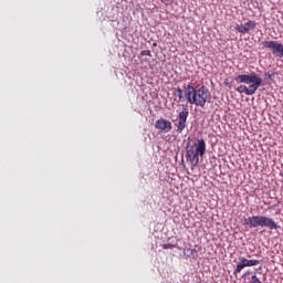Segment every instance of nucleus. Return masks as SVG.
<instances>
[{"label": "nucleus", "instance_id": "1", "mask_svg": "<svg viewBox=\"0 0 283 283\" xmlns=\"http://www.w3.org/2000/svg\"><path fill=\"white\" fill-rule=\"evenodd\" d=\"M234 81L237 83H245V85L241 84L237 87V92L239 94H245L247 96H253L260 87H262V77L260 75L255 74V72L247 74H240L238 75ZM249 85V86H247Z\"/></svg>", "mask_w": 283, "mask_h": 283}, {"label": "nucleus", "instance_id": "2", "mask_svg": "<svg viewBox=\"0 0 283 283\" xmlns=\"http://www.w3.org/2000/svg\"><path fill=\"white\" fill-rule=\"evenodd\" d=\"M185 98L190 103V105H196V107H205L207 101L209 99V88L205 85L200 87H195L191 84L184 86Z\"/></svg>", "mask_w": 283, "mask_h": 283}, {"label": "nucleus", "instance_id": "3", "mask_svg": "<svg viewBox=\"0 0 283 283\" xmlns=\"http://www.w3.org/2000/svg\"><path fill=\"white\" fill-rule=\"evenodd\" d=\"M196 143L188 142L186 146V157L187 161L190 163L192 169L198 167L200 163V157L205 156L207 151V143L205 139H198ZM200 156V157H199Z\"/></svg>", "mask_w": 283, "mask_h": 283}, {"label": "nucleus", "instance_id": "4", "mask_svg": "<svg viewBox=\"0 0 283 283\" xmlns=\"http://www.w3.org/2000/svg\"><path fill=\"white\" fill-rule=\"evenodd\" d=\"M244 224L249 227V229H256V227H265L266 229L277 230L280 226L275 222L271 217L266 216H252L244 219Z\"/></svg>", "mask_w": 283, "mask_h": 283}, {"label": "nucleus", "instance_id": "5", "mask_svg": "<svg viewBox=\"0 0 283 283\" xmlns=\"http://www.w3.org/2000/svg\"><path fill=\"white\" fill-rule=\"evenodd\" d=\"M263 48H266L272 52L274 56H277L279 59L283 57V44L279 43L277 41H264L262 43Z\"/></svg>", "mask_w": 283, "mask_h": 283}, {"label": "nucleus", "instance_id": "6", "mask_svg": "<svg viewBox=\"0 0 283 283\" xmlns=\"http://www.w3.org/2000/svg\"><path fill=\"white\" fill-rule=\"evenodd\" d=\"M178 126H177V133L182 134L187 127V118H189V109L184 108L182 112L179 113L178 115Z\"/></svg>", "mask_w": 283, "mask_h": 283}, {"label": "nucleus", "instance_id": "7", "mask_svg": "<svg viewBox=\"0 0 283 283\" xmlns=\"http://www.w3.org/2000/svg\"><path fill=\"white\" fill-rule=\"evenodd\" d=\"M155 127L161 133V134H169L171 129H174V126L166 118H159L155 123Z\"/></svg>", "mask_w": 283, "mask_h": 283}, {"label": "nucleus", "instance_id": "8", "mask_svg": "<svg viewBox=\"0 0 283 283\" xmlns=\"http://www.w3.org/2000/svg\"><path fill=\"white\" fill-rule=\"evenodd\" d=\"M243 25L245 27V30H248V32H249L250 30H255L256 23H255V21L250 20L247 23H244Z\"/></svg>", "mask_w": 283, "mask_h": 283}, {"label": "nucleus", "instance_id": "9", "mask_svg": "<svg viewBox=\"0 0 283 283\" xmlns=\"http://www.w3.org/2000/svg\"><path fill=\"white\" fill-rule=\"evenodd\" d=\"M243 269H247V265H244L242 261H240L233 272V275H238V273H241Z\"/></svg>", "mask_w": 283, "mask_h": 283}, {"label": "nucleus", "instance_id": "10", "mask_svg": "<svg viewBox=\"0 0 283 283\" xmlns=\"http://www.w3.org/2000/svg\"><path fill=\"white\" fill-rule=\"evenodd\" d=\"M235 30H237V32H240V34H247V32H249L247 27H244V24L237 25Z\"/></svg>", "mask_w": 283, "mask_h": 283}, {"label": "nucleus", "instance_id": "11", "mask_svg": "<svg viewBox=\"0 0 283 283\" xmlns=\"http://www.w3.org/2000/svg\"><path fill=\"white\" fill-rule=\"evenodd\" d=\"M176 95H177L178 98H179V103L182 102V101H185V96L182 95V88L177 87V88H176Z\"/></svg>", "mask_w": 283, "mask_h": 283}, {"label": "nucleus", "instance_id": "12", "mask_svg": "<svg viewBox=\"0 0 283 283\" xmlns=\"http://www.w3.org/2000/svg\"><path fill=\"white\" fill-rule=\"evenodd\" d=\"M260 264V260H249L248 259V266H258Z\"/></svg>", "mask_w": 283, "mask_h": 283}, {"label": "nucleus", "instance_id": "13", "mask_svg": "<svg viewBox=\"0 0 283 283\" xmlns=\"http://www.w3.org/2000/svg\"><path fill=\"white\" fill-rule=\"evenodd\" d=\"M251 283H262V281H260V277H258V275H252L251 277Z\"/></svg>", "mask_w": 283, "mask_h": 283}, {"label": "nucleus", "instance_id": "14", "mask_svg": "<svg viewBox=\"0 0 283 283\" xmlns=\"http://www.w3.org/2000/svg\"><path fill=\"white\" fill-rule=\"evenodd\" d=\"M140 56H151V51L150 50L142 51Z\"/></svg>", "mask_w": 283, "mask_h": 283}, {"label": "nucleus", "instance_id": "15", "mask_svg": "<svg viewBox=\"0 0 283 283\" xmlns=\"http://www.w3.org/2000/svg\"><path fill=\"white\" fill-rule=\"evenodd\" d=\"M240 261H241V263L244 264V266H249V259H247V258H241Z\"/></svg>", "mask_w": 283, "mask_h": 283}, {"label": "nucleus", "instance_id": "16", "mask_svg": "<svg viewBox=\"0 0 283 283\" xmlns=\"http://www.w3.org/2000/svg\"><path fill=\"white\" fill-rule=\"evenodd\" d=\"M163 249H174V245L168 243V244H163Z\"/></svg>", "mask_w": 283, "mask_h": 283}, {"label": "nucleus", "instance_id": "17", "mask_svg": "<svg viewBox=\"0 0 283 283\" xmlns=\"http://www.w3.org/2000/svg\"><path fill=\"white\" fill-rule=\"evenodd\" d=\"M265 78H271V74L265 73Z\"/></svg>", "mask_w": 283, "mask_h": 283}, {"label": "nucleus", "instance_id": "18", "mask_svg": "<svg viewBox=\"0 0 283 283\" xmlns=\"http://www.w3.org/2000/svg\"><path fill=\"white\" fill-rule=\"evenodd\" d=\"M153 48H158V43H153Z\"/></svg>", "mask_w": 283, "mask_h": 283}]
</instances>
